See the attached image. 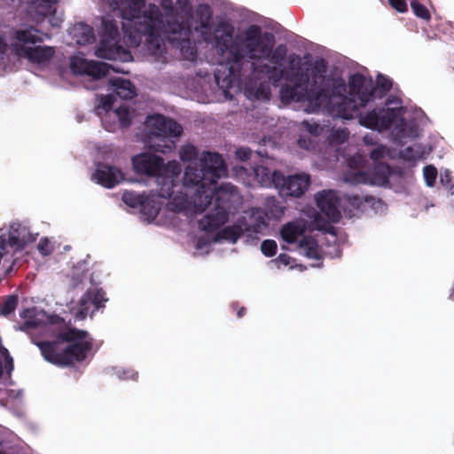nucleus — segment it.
I'll list each match as a JSON object with an SVG mask.
<instances>
[{
    "instance_id": "nucleus-1",
    "label": "nucleus",
    "mask_w": 454,
    "mask_h": 454,
    "mask_svg": "<svg viewBox=\"0 0 454 454\" xmlns=\"http://www.w3.org/2000/svg\"><path fill=\"white\" fill-rule=\"evenodd\" d=\"M180 159L190 163L185 168L184 185L196 187L192 197L195 212L202 213L208 207L213 200L214 209L199 221V227L212 232L223 226L229 220L232 199L238 189L231 184H223L217 188L211 186L226 174L227 168L223 157L217 153L204 152L197 161L198 150L192 145H185L179 151Z\"/></svg>"
},
{
    "instance_id": "nucleus-2",
    "label": "nucleus",
    "mask_w": 454,
    "mask_h": 454,
    "mask_svg": "<svg viewBox=\"0 0 454 454\" xmlns=\"http://www.w3.org/2000/svg\"><path fill=\"white\" fill-rule=\"evenodd\" d=\"M41 319L35 315V309H27L20 313L26 319L20 326L21 331L39 329L53 340H41L32 336V342L36 345L43 357L49 363L59 367L74 366L87 358L92 349V339L85 330L69 327L66 331L57 329L64 324V318L59 315L45 316Z\"/></svg>"
},
{
    "instance_id": "nucleus-3",
    "label": "nucleus",
    "mask_w": 454,
    "mask_h": 454,
    "mask_svg": "<svg viewBox=\"0 0 454 454\" xmlns=\"http://www.w3.org/2000/svg\"><path fill=\"white\" fill-rule=\"evenodd\" d=\"M348 89V97L340 96V101L334 108L337 116L350 120L359 115L362 126L376 130H386L391 127L396 119L394 108H374L364 115L359 114V108L373 98L372 80H367L361 74H355L349 78Z\"/></svg>"
},
{
    "instance_id": "nucleus-4",
    "label": "nucleus",
    "mask_w": 454,
    "mask_h": 454,
    "mask_svg": "<svg viewBox=\"0 0 454 454\" xmlns=\"http://www.w3.org/2000/svg\"><path fill=\"white\" fill-rule=\"evenodd\" d=\"M327 63L324 59H318L309 68L302 69L301 64L295 67V84L286 83L280 89L281 101L307 102L312 113L317 112L320 107L331 99L333 88L329 84L326 77Z\"/></svg>"
},
{
    "instance_id": "nucleus-5",
    "label": "nucleus",
    "mask_w": 454,
    "mask_h": 454,
    "mask_svg": "<svg viewBox=\"0 0 454 454\" xmlns=\"http://www.w3.org/2000/svg\"><path fill=\"white\" fill-rule=\"evenodd\" d=\"M145 4V0H121L116 9L126 20L122 23L124 36L133 47H137L143 42V33L156 31L155 28L161 26V11L159 6L150 4L142 12ZM149 36L154 37V35L150 33Z\"/></svg>"
},
{
    "instance_id": "nucleus-6",
    "label": "nucleus",
    "mask_w": 454,
    "mask_h": 454,
    "mask_svg": "<svg viewBox=\"0 0 454 454\" xmlns=\"http://www.w3.org/2000/svg\"><path fill=\"white\" fill-rule=\"evenodd\" d=\"M275 43L274 35L270 32L262 33V27L258 25H250L243 33L239 42H234L231 49L234 67H231V74L239 78L244 75L243 66L249 64L252 60L269 59Z\"/></svg>"
},
{
    "instance_id": "nucleus-7",
    "label": "nucleus",
    "mask_w": 454,
    "mask_h": 454,
    "mask_svg": "<svg viewBox=\"0 0 454 454\" xmlns=\"http://www.w3.org/2000/svg\"><path fill=\"white\" fill-rule=\"evenodd\" d=\"M161 26L155 28L156 31H152L153 36H149L151 32L143 33V41L146 46V50L152 55H161L165 51L164 37L168 39L176 47H180L182 50L191 44L192 28L188 20L181 19L177 17H171L169 19H164L161 13L160 17Z\"/></svg>"
},
{
    "instance_id": "nucleus-8",
    "label": "nucleus",
    "mask_w": 454,
    "mask_h": 454,
    "mask_svg": "<svg viewBox=\"0 0 454 454\" xmlns=\"http://www.w3.org/2000/svg\"><path fill=\"white\" fill-rule=\"evenodd\" d=\"M38 34L39 30L34 27L14 30L12 35L11 49L17 55L24 56L32 63L44 64L49 62L55 54L53 47L27 46L43 41Z\"/></svg>"
},
{
    "instance_id": "nucleus-9",
    "label": "nucleus",
    "mask_w": 454,
    "mask_h": 454,
    "mask_svg": "<svg viewBox=\"0 0 454 454\" xmlns=\"http://www.w3.org/2000/svg\"><path fill=\"white\" fill-rule=\"evenodd\" d=\"M145 123L150 129V134L158 140L151 145L156 152L166 154L176 148L173 138L180 137L183 133V128L179 123L162 114L148 116Z\"/></svg>"
},
{
    "instance_id": "nucleus-10",
    "label": "nucleus",
    "mask_w": 454,
    "mask_h": 454,
    "mask_svg": "<svg viewBox=\"0 0 454 454\" xmlns=\"http://www.w3.org/2000/svg\"><path fill=\"white\" fill-rule=\"evenodd\" d=\"M99 35L100 42L95 51L97 57L114 60L120 58L121 53H127L120 44V34L114 20H102Z\"/></svg>"
},
{
    "instance_id": "nucleus-11",
    "label": "nucleus",
    "mask_w": 454,
    "mask_h": 454,
    "mask_svg": "<svg viewBox=\"0 0 454 454\" xmlns=\"http://www.w3.org/2000/svg\"><path fill=\"white\" fill-rule=\"evenodd\" d=\"M271 181L282 197L300 198L310 184V176L307 174H296L286 176L281 171L272 172Z\"/></svg>"
},
{
    "instance_id": "nucleus-12",
    "label": "nucleus",
    "mask_w": 454,
    "mask_h": 454,
    "mask_svg": "<svg viewBox=\"0 0 454 454\" xmlns=\"http://www.w3.org/2000/svg\"><path fill=\"white\" fill-rule=\"evenodd\" d=\"M297 60V65L301 64V58L293 54L289 57V69L278 68L275 66H270L267 63L257 64L254 62L250 63V68L254 75L265 74L273 84L277 85L282 79L295 84L296 75L295 67L294 66V61Z\"/></svg>"
},
{
    "instance_id": "nucleus-13",
    "label": "nucleus",
    "mask_w": 454,
    "mask_h": 454,
    "mask_svg": "<svg viewBox=\"0 0 454 454\" xmlns=\"http://www.w3.org/2000/svg\"><path fill=\"white\" fill-rule=\"evenodd\" d=\"M231 34L228 33L225 35L217 36L215 38V46L217 49L218 53L222 57H225L226 59V65L228 66L229 74L221 81L219 74H215V81L219 87L228 89L231 87V82L233 79H236L237 77H234L231 74V67H234V59H232V56L231 54V49L233 46L234 43L231 42ZM224 94L227 97L229 92L227 90H224Z\"/></svg>"
},
{
    "instance_id": "nucleus-14",
    "label": "nucleus",
    "mask_w": 454,
    "mask_h": 454,
    "mask_svg": "<svg viewBox=\"0 0 454 454\" xmlns=\"http://www.w3.org/2000/svg\"><path fill=\"white\" fill-rule=\"evenodd\" d=\"M132 165L137 174L158 176L164 168L161 157L151 153H140L132 158Z\"/></svg>"
},
{
    "instance_id": "nucleus-15",
    "label": "nucleus",
    "mask_w": 454,
    "mask_h": 454,
    "mask_svg": "<svg viewBox=\"0 0 454 454\" xmlns=\"http://www.w3.org/2000/svg\"><path fill=\"white\" fill-rule=\"evenodd\" d=\"M108 301L106 292L102 288H89L79 300V309L75 314V317L83 320L90 312V304L94 306L95 310L105 308V303Z\"/></svg>"
},
{
    "instance_id": "nucleus-16",
    "label": "nucleus",
    "mask_w": 454,
    "mask_h": 454,
    "mask_svg": "<svg viewBox=\"0 0 454 454\" xmlns=\"http://www.w3.org/2000/svg\"><path fill=\"white\" fill-rule=\"evenodd\" d=\"M317 206L330 222L338 223L341 218L340 200L333 191H323L316 195Z\"/></svg>"
},
{
    "instance_id": "nucleus-17",
    "label": "nucleus",
    "mask_w": 454,
    "mask_h": 454,
    "mask_svg": "<svg viewBox=\"0 0 454 454\" xmlns=\"http://www.w3.org/2000/svg\"><path fill=\"white\" fill-rule=\"evenodd\" d=\"M92 177L98 184L106 188H113L124 179L121 169L105 163L97 165Z\"/></svg>"
},
{
    "instance_id": "nucleus-18",
    "label": "nucleus",
    "mask_w": 454,
    "mask_h": 454,
    "mask_svg": "<svg viewBox=\"0 0 454 454\" xmlns=\"http://www.w3.org/2000/svg\"><path fill=\"white\" fill-rule=\"evenodd\" d=\"M109 83L115 94L122 99H131L137 95L136 88L129 80L118 77L111 79Z\"/></svg>"
},
{
    "instance_id": "nucleus-19",
    "label": "nucleus",
    "mask_w": 454,
    "mask_h": 454,
    "mask_svg": "<svg viewBox=\"0 0 454 454\" xmlns=\"http://www.w3.org/2000/svg\"><path fill=\"white\" fill-rule=\"evenodd\" d=\"M73 35L76 43L81 45L91 43L96 39L93 28L83 22L74 25Z\"/></svg>"
},
{
    "instance_id": "nucleus-20",
    "label": "nucleus",
    "mask_w": 454,
    "mask_h": 454,
    "mask_svg": "<svg viewBox=\"0 0 454 454\" xmlns=\"http://www.w3.org/2000/svg\"><path fill=\"white\" fill-rule=\"evenodd\" d=\"M303 232V227L294 222L284 224L280 230L282 239L289 244L295 243Z\"/></svg>"
},
{
    "instance_id": "nucleus-21",
    "label": "nucleus",
    "mask_w": 454,
    "mask_h": 454,
    "mask_svg": "<svg viewBox=\"0 0 454 454\" xmlns=\"http://www.w3.org/2000/svg\"><path fill=\"white\" fill-rule=\"evenodd\" d=\"M299 248L309 259H320L319 247L312 237H303L299 243Z\"/></svg>"
},
{
    "instance_id": "nucleus-22",
    "label": "nucleus",
    "mask_w": 454,
    "mask_h": 454,
    "mask_svg": "<svg viewBox=\"0 0 454 454\" xmlns=\"http://www.w3.org/2000/svg\"><path fill=\"white\" fill-rule=\"evenodd\" d=\"M141 214L145 216L146 220L152 221L155 219L159 214L160 207L156 200L150 196H145L139 207Z\"/></svg>"
},
{
    "instance_id": "nucleus-23",
    "label": "nucleus",
    "mask_w": 454,
    "mask_h": 454,
    "mask_svg": "<svg viewBox=\"0 0 454 454\" xmlns=\"http://www.w3.org/2000/svg\"><path fill=\"white\" fill-rule=\"evenodd\" d=\"M390 167L387 163L379 162L373 168L372 178L373 183L385 185L389 183Z\"/></svg>"
},
{
    "instance_id": "nucleus-24",
    "label": "nucleus",
    "mask_w": 454,
    "mask_h": 454,
    "mask_svg": "<svg viewBox=\"0 0 454 454\" xmlns=\"http://www.w3.org/2000/svg\"><path fill=\"white\" fill-rule=\"evenodd\" d=\"M243 230L240 226L231 225L222 229L217 232V239H225L235 243L242 235Z\"/></svg>"
},
{
    "instance_id": "nucleus-25",
    "label": "nucleus",
    "mask_w": 454,
    "mask_h": 454,
    "mask_svg": "<svg viewBox=\"0 0 454 454\" xmlns=\"http://www.w3.org/2000/svg\"><path fill=\"white\" fill-rule=\"evenodd\" d=\"M109 68L110 66L106 63L90 60L86 75L100 79L108 74Z\"/></svg>"
},
{
    "instance_id": "nucleus-26",
    "label": "nucleus",
    "mask_w": 454,
    "mask_h": 454,
    "mask_svg": "<svg viewBox=\"0 0 454 454\" xmlns=\"http://www.w3.org/2000/svg\"><path fill=\"white\" fill-rule=\"evenodd\" d=\"M33 2L35 5L36 12L41 16L46 17L55 12L54 4L58 0H33Z\"/></svg>"
},
{
    "instance_id": "nucleus-27",
    "label": "nucleus",
    "mask_w": 454,
    "mask_h": 454,
    "mask_svg": "<svg viewBox=\"0 0 454 454\" xmlns=\"http://www.w3.org/2000/svg\"><path fill=\"white\" fill-rule=\"evenodd\" d=\"M287 56V47L286 44H278L272 51L268 59L276 66H282Z\"/></svg>"
},
{
    "instance_id": "nucleus-28",
    "label": "nucleus",
    "mask_w": 454,
    "mask_h": 454,
    "mask_svg": "<svg viewBox=\"0 0 454 454\" xmlns=\"http://www.w3.org/2000/svg\"><path fill=\"white\" fill-rule=\"evenodd\" d=\"M200 18V27L203 28H209L212 20L213 12L208 4H201L196 11Z\"/></svg>"
},
{
    "instance_id": "nucleus-29",
    "label": "nucleus",
    "mask_w": 454,
    "mask_h": 454,
    "mask_svg": "<svg viewBox=\"0 0 454 454\" xmlns=\"http://www.w3.org/2000/svg\"><path fill=\"white\" fill-rule=\"evenodd\" d=\"M393 82L392 81L383 75V74H378L376 78V83L375 86L372 84L373 87V94L379 90L380 93V97L386 95L391 89H392Z\"/></svg>"
},
{
    "instance_id": "nucleus-30",
    "label": "nucleus",
    "mask_w": 454,
    "mask_h": 454,
    "mask_svg": "<svg viewBox=\"0 0 454 454\" xmlns=\"http://www.w3.org/2000/svg\"><path fill=\"white\" fill-rule=\"evenodd\" d=\"M144 194L137 193L136 192H125L122 194V201L132 208H137L141 206L143 200L145 199Z\"/></svg>"
},
{
    "instance_id": "nucleus-31",
    "label": "nucleus",
    "mask_w": 454,
    "mask_h": 454,
    "mask_svg": "<svg viewBox=\"0 0 454 454\" xmlns=\"http://www.w3.org/2000/svg\"><path fill=\"white\" fill-rule=\"evenodd\" d=\"M90 61L80 57H74L70 61V68L74 74H86Z\"/></svg>"
},
{
    "instance_id": "nucleus-32",
    "label": "nucleus",
    "mask_w": 454,
    "mask_h": 454,
    "mask_svg": "<svg viewBox=\"0 0 454 454\" xmlns=\"http://www.w3.org/2000/svg\"><path fill=\"white\" fill-rule=\"evenodd\" d=\"M254 176L262 186L272 184L270 170L263 166H257L254 168Z\"/></svg>"
},
{
    "instance_id": "nucleus-33",
    "label": "nucleus",
    "mask_w": 454,
    "mask_h": 454,
    "mask_svg": "<svg viewBox=\"0 0 454 454\" xmlns=\"http://www.w3.org/2000/svg\"><path fill=\"white\" fill-rule=\"evenodd\" d=\"M411 8L413 13L419 19L429 21L431 20V14L428 9L419 2L413 0L411 2Z\"/></svg>"
},
{
    "instance_id": "nucleus-34",
    "label": "nucleus",
    "mask_w": 454,
    "mask_h": 454,
    "mask_svg": "<svg viewBox=\"0 0 454 454\" xmlns=\"http://www.w3.org/2000/svg\"><path fill=\"white\" fill-rule=\"evenodd\" d=\"M18 305V296L9 295L4 301L0 308V314L3 316H8L13 312Z\"/></svg>"
},
{
    "instance_id": "nucleus-35",
    "label": "nucleus",
    "mask_w": 454,
    "mask_h": 454,
    "mask_svg": "<svg viewBox=\"0 0 454 454\" xmlns=\"http://www.w3.org/2000/svg\"><path fill=\"white\" fill-rule=\"evenodd\" d=\"M425 182L427 186L433 187L435 184L437 177V169L433 165H427L423 169Z\"/></svg>"
},
{
    "instance_id": "nucleus-36",
    "label": "nucleus",
    "mask_w": 454,
    "mask_h": 454,
    "mask_svg": "<svg viewBox=\"0 0 454 454\" xmlns=\"http://www.w3.org/2000/svg\"><path fill=\"white\" fill-rule=\"evenodd\" d=\"M278 245L273 239H265L261 244V251L267 257H272L277 253Z\"/></svg>"
},
{
    "instance_id": "nucleus-37",
    "label": "nucleus",
    "mask_w": 454,
    "mask_h": 454,
    "mask_svg": "<svg viewBox=\"0 0 454 454\" xmlns=\"http://www.w3.org/2000/svg\"><path fill=\"white\" fill-rule=\"evenodd\" d=\"M115 102V98L114 95H106L100 97L99 106L105 111H109Z\"/></svg>"
},
{
    "instance_id": "nucleus-38",
    "label": "nucleus",
    "mask_w": 454,
    "mask_h": 454,
    "mask_svg": "<svg viewBox=\"0 0 454 454\" xmlns=\"http://www.w3.org/2000/svg\"><path fill=\"white\" fill-rule=\"evenodd\" d=\"M388 4L398 12L404 13L408 11V6L404 0H388Z\"/></svg>"
},
{
    "instance_id": "nucleus-39",
    "label": "nucleus",
    "mask_w": 454,
    "mask_h": 454,
    "mask_svg": "<svg viewBox=\"0 0 454 454\" xmlns=\"http://www.w3.org/2000/svg\"><path fill=\"white\" fill-rule=\"evenodd\" d=\"M347 201L354 207L359 208L363 204V200L368 201L367 198L362 199L359 195L356 194H348L346 195Z\"/></svg>"
},
{
    "instance_id": "nucleus-40",
    "label": "nucleus",
    "mask_w": 454,
    "mask_h": 454,
    "mask_svg": "<svg viewBox=\"0 0 454 454\" xmlns=\"http://www.w3.org/2000/svg\"><path fill=\"white\" fill-rule=\"evenodd\" d=\"M37 248L43 255H49L52 251L51 243L47 239H41Z\"/></svg>"
},
{
    "instance_id": "nucleus-41",
    "label": "nucleus",
    "mask_w": 454,
    "mask_h": 454,
    "mask_svg": "<svg viewBox=\"0 0 454 454\" xmlns=\"http://www.w3.org/2000/svg\"><path fill=\"white\" fill-rule=\"evenodd\" d=\"M315 224L318 230H325L327 232H332L333 230V227L330 225L329 222L325 221L319 215L315 218Z\"/></svg>"
},
{
    "instance_id": "nucleus-42",
    "label": "nucleus",
    "mask_w": 454,
    "mask_h": 454,
    "mask_svg": "<svg viewBox=\"0 0 454 454\" xmlns=\"http://www.w3.org/2000/svg\"><path fill=\"white\" fill-rule=\"evenodd\" d=\"M385 155V148L383 146H378L372 150L370 153V158L374 160L378 161L384 158Z\"/></svg>"
},
{
    "instance_id": "nucleus-43",
    "label": "nucleus",
    "mask_w": 454,
    "mask_h": 454,
    "mask_svg": "<svg viewBox=\"0 0 454 454\" xmlns=\"http://www.w3.org/2000/svg\"><path fill=\"white\" fill-rule=\"evenodd\" d=\"M237 157L245 161L250 159L252 151L249 148H239L236 151Z\"/></svg>"
},
{
    "instance_id": "nucleus-44",
    "label": "nucleus",
    "mask_w": 454,
    "mask_h": 454,
    "mask_svg": "<svg viewBox=\"0 0 454 454\" xmlns=\"http://www.w3.org/2000/svg\"><path fill=\"white\" fill-rule=\"evenodd\" d=\"M117 114L120 115L121 124L124 127H128L130 125V120L129 118V112L125 109H119Z\"/></svg>"
},
{
    "instance_id": "nucleus-45",
    "label": "nucleus",
    "mask_w": 454,
    "mask_h": 454,
    "mask_svg": "<svg viewBox=\"0 0 454 454\" xmlns=\"http://www.w3.org/2000/svg\"><path fill=\"white\" fill-rule=\"evenodd\" d=\"M267 206L270 213L276 216L283 213L282 208L279 206L275 205V200H269Z\"/></svg>"
},
{
    "instance_id": "nucleus-46",
    "label": "nucleus",
    "mask_w": 454,
    "mask_h": 454,
    "mask_svg": "<svg viewBox=\"0 0 454 454\" xmlns=\"http://www.w3.org/2000/svg\"><path fill=\"white\" fill-rule=\"evenodd\" d=\"M302 124L306 127L307 130L310 133V134H314V135H317L320 129V127L318 124L317 123H314V124H310L309 121H304L302 122Z\"/></svg>"
},
{
    "instance_id": "nucleus-47",
    "label": "nucleus",
    "mask_w": 454,
    "mask_h": 454,
    "mask_svg": "<svg viewBox=\"0 0 454 454\" xmlns=\"http://www.w3.org/2000/svg\"><path fill=\"white\" fill-rule=\"evenodd\" d=\"M401 155L409 160H415L417 155L413 153V149L411 146L406 147L401 152Z\"/></svg>"
},
{
    "instance_id": "nucleus-48",
    "label": "nucleus",
    "mask_w": 454,
    "mask_h": 454,
    "mask_svg": "<svg viewBox=\"0 0 454 454\" xmlns=\"http://www.w3.org/2000/svg\"><path fill=\"white\" fill-rule=\"evenodd\" d=\"M0 353L5 356V363H10L11 365L12 366V358L10 356L8 349L4 346H0Z\"/></svg>"
},
{
    "instance_id": "nucleus-49",
    "label": "nucleus",
    "mask_w": 454,
    "mask_h": 454,
    "mask_svg": "<svg viewBox=\"0 0 454 454\" xmlns=\"http://www.w3.org/2000/svg\"><path fill=\"white\" fill-rule=\"evenodd\" d=\"M449 204L454 208V184L450 185L448 192Z\"/></svg>"
},
{
    "instance_id": "nucleus-50",
    "label": "nucleus",
    "mask_w": 454,
    "mask_h": 454,
    "mask_svg": "<svg viewBox=\"0 0 454 454\" xmlns=\"http://www.w3.org/2000/svg\"><path fill=\"white\" fill-rule=\"evenodd\" d=\"M289 255H287L286 254H280L278 258H277V261L283 263L284 265H288L289 264Z\"/></svg>"
},
{
    "instance_id": "nucleus-51",
    "label": "nucleus",
    "mask_w": 454,
    "mask_h": 454,
    "mask_svg": "<svg viewBox=\"0 0 454 454\" xmlns=\"http://www.w3.org/2000/svg\"><path fill=\"white\" fill-rule=\"evenodd\" d=\"M7 44L4 38L0 35V56L4 55L6 51Z\"/></svg>"
},
{
    "instance_id": "nucleus-52",
    "label": "nucleus",
    "mask_w": 454,
    "mask_h": 454,
    "mask_svg": "<svg viewBox=\"0 0 454 454\" xmlns=\"http://www.w3.org/2000/svg\"><path fill=\"white\" fill-rule=\"evenodd\" d=\"M364 180V172H357L354 176L353 182L355 183H361Z\"/></svg>"
},
{
    "instance_id": "nucleus-53",
    "label": "nucleus",
    "mask_w": 454,
    "mask_h": 454,
    "mask_svg": "<svg viewBox=\"0 0 454 454\" xmlns=\"http://www.w3.org/2000/svg\"><path fill=\"white\" fill-rule=\"evenodd\" d=\"M310 143H311L310 140H306L301 137L298 140L299 146L301 148H305V149H309V144H310Z\"/></svg>"
},
{
    "instance_id": "nucleus-54",
    "label": "nucleus",
    "mask_w": 454,
    "mask_h": 454,
    "mask_svg": "<svg viewBox=\"0 0 454 454\" xmlns=\"http://www.w3.org/2000/svg\"><path fill=\"white\" fill-rule=\"evenodd\" d=\"M173 194V191L170 187L168 188V191L166 192H163V189H161V192L159 193V195L164 199L170 198Z\"/></svg>"
},
{
    "instance_id": "nucleus-55",
    "label": "nucleus",
    "mask_w": 454,
    "mask_h": 454,
    "mask_svg": "<svg viewBox=\"0 0 454 454\" xmlns=\"http://www.w3.org/2000/svg\"><path fill=\"white\" fill-rule=\"evenodd\" d=\"M450 182V175L448 173H446L444 176H441V183L442 184H449Z\"/></svg>"
},
{
    "instance_id": "nucleus-56",
    "label": "nucleus",
    "mask_w": 454,
    "mask_h": 454,
    "mask_svg": "<svg viewBox=\"0 0 454 454\" xmlns=\"http://www.w3.org/2000/svg\"><path fill=\"white\" fill-rule=\"evenodd\" d=\"M246 310H247V309H246V308L241 307V308L238 310V312H237V317H238L239 318H241V317L246 314Z\"/></svg>"
},
{
    "instance_id": "nucleus-57",
    "label": "nucleus",
    "mask_w": 454,
    "mask_h": 454,
    "mask_svg": "<svg viewBox=\"0 0 454 454\" xmlns=\"http://www.w3.org/2000/svg\"><path fill=\"white\" fill-rule=\"evenodd\" d=\"M15 264V261L12 262L11 265L5 270V275L10 274L12 271L13 266Z\"/></svg>"
},
{
    "instance_id": "nucleus-58",
    "label": "nucleus",
    "mask_w": 454,
    "mask_h": 454,
    "mask_svg": "<svg viewBox=\"0 0 454 454\" xmlns=\"http://www.w3.org/2000/svg\"><path fill=\"white\" fill-rule=\"evenodd\" d=\"M190 55H191V59H193L196 57V50L192 48Z\"/></svg>"
},
{
    "instance_id": "nucleus-59",
    "label": "nucleus",
    "mask_w": 454,
    "mask_h": 454,
    "mask_svg": "<svg viewBox=\"0 0 454 454\" xmlns=\"http://www.w3.org/2000/svg\"><path fill=\"white\" fill-rule=\"evenodd\" d=\"M50 22H51V25H52V26H54V27H59V25L58 21H56V22H54V23H53L51 20H50Z\"/></svg>"
},
{
    "instance_id": "nucleus-60",
    "label": "nucleus",
    "mask_w": 454,
    "mask_h": 454,
    "mask_svg": "<svg viewBox=\"0 0 454 454\" xmlns=\"http://www.w3.org/2000/svg\"><path fill=\"white\" fill-rule=\"evenodd\" d=\"M184 208H185V206H184V205H180V206L178 207V211H181V210H183V209H184Z\"/></svg>"
}]
</instances>
